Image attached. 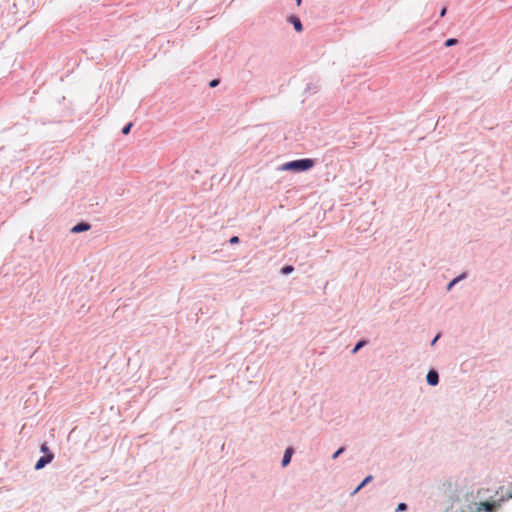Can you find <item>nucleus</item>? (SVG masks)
Returning a JSON list of instances; mask_svg holds the SVG:
<instances>
[{"mask_svg":"<svg viewBox=\"0 0 512 512\" xmlns=\"http://www.w3.org/2000/svg\"><path fill=\"white\" fill-rule=\"evenodd\" d=\"M373 480L372 475H367L358 486L350 493L351 496H355L361 489H363L367 484H369Z\"/></svg>","mask_w":512,"mask_h":512,"instance_id":"nucleus-7","label":"nucleus"},{"mask_svg":"<svg viewBox=\"0 0 512 512\" xmlns=\"http://www.w3.org/2000/svg\"><path fill=\"white\" fill-rule=\"evenodd\" d=\"M499 489H500V491H497L496 494L501 493L500 498H498L495 501L480 502L479 508H478L479 511L496 512L501 507V504L503 502L512 498V488L506 489L505 494H504L505 488L503 486H501Z\"/></svg>","mask_w":512,"mask_h":512,"instance_id":"nucleus-1","label":"nucleus"},{"mask_svg":"<svg viewBox=\"0 0 512 512\" xmlns=\"http://www.w3.org/2000/svg\"><path fill=\"white\" fill-rule=\"evenodd\" d=\"M40 451L43 453V455H46V453L51 452L46 442L41 444Z\"/></svg>","mask_w":512,"mask_h":512,"instance_id":"nucleus-17","label":"nucleus"},{"mask_svg":"<svg viewBox=\"0 0 512 512\" xmlns=\"http://www.w3.org/2000/svg\"><path fill=\"white\" fill-rule=\"evenodd\" d=\"M293 453H294V449L292 447L286 448L283 458H282V461H281L282 467H286L291 462Z\"/></svg>","mask_w":512,"mask_h":512,"instance_id":"nucleus-8","label":"nucleus"},{"mask_svg":"<svg viewBox=\"0 0 512 512\" xmlns=\"http://www.w3.org/2000/svg\"><path fill=\"white\" fill-rule=\"evenodd\" d=\"M132 126H133L132 122H129L126 125H124V127L121 130L122 134L123 135H128L130 133V131H131Z\"/></svg>","mask_w":512,"mask_h":512,"instance_id":"nucleus-14","label":"nucleus"},{"mask_svg":"<svg viewBox=\"0 0 512 512\" xmlns=\"http://www.w3.org/2000/svg\"><path fill=\"white\" fill-rule=\"evenodd\" d=\"M346 450V447L345 446H341L340 448H338L333 454H332V459L335 460L337 459L341 454H343Z\"/></svg>","mask_w":512,"mask_h":512,"instance_id":"nucleus-13","label":"nucleus"},{"mask_svg":"<svg viewBox=\"0 0 512 512\" xmlns=\"http://www.w3.org/2000/svg\"><path fill=\"white\" fill-rule=\"evenodd\" d=\"M54 459V454L52 452L46 453V455H42L35 463L34 469L41 470L46 465L52 462Z\"/></svg>","mask_w":512,"mask_h":512,"instance_id":"nucleus-3","label":"nucleus"},{"mask_svg":"<svg viewBox=\"0 0 512 512\" xmlns=\"http://www.w3.org/2000/svg\"><path fill=\"white\" fill-rule=\"evenodd\" d=\"M229 242H230L231 244H236V243H238V242H239V237H238V236H232V237L230 238Z\"/></svg>","mask_w":512,"mask_h":512,"instance_id":"nucleus-20","label":"nucleus"},{"mask_svg":"<svg viewBox=\"0 0 512 512\" xmlns=\"http://www.w3.org/2000/svg\"><path fill=\"white\" fill-rule=\"evenodd\" d=\"M440 337H441V333H437L435 335V337L432 339V341L430 342V345L434 346L436 344V342L440 339Z\"/></svg>","mask_w":512,"mask_h":512,"instance_id":"nucleus-19","label":"nucleus"},{"mask_svg":"<svg viewBox=\"0 0 512 512\" xmlns=\"http://www.w3.org/2000/svg\"><path fill=\"white\" fill-rule=\"evenodd\" d=\"M315 165V160L311 158H302L297 160H292L284 163L281 166L282 171H292V172H306L312 169Z\"/></svg>","mask_w":512,"mask_h":512,"instance_id":"nucleus-2","label":"nucleus"},{"mask_svg":"<svg viewBox=\"0 0 512 512\" xmlns=\"http://www.w3.org/2000/svg\"><path fill=\"white\" fill-rule=\"evenodd\" d=\"M90 228H91V225L88 222L81 221V222L77 223L76 225H74L70 231L73 234H78V233L88 231Z\"/></svg>","mask_w":512,"mask_h":512,"instance_id":"nucleus-6","label":"nucleus"},{"mask_svg":"<svg viewBox=\"0 0 512 512\" xmlns=\"http://www.w3.org/2000/svg\"><path fill=\"white\" fill-rule=\"evenodd\" d=\"M467 278V272H463L461 273L460 275H458L457 277L453 278L446 286V290L447 291H450L458 282H460L461 280Z\"/></svg>","mask_w":512,"mask_h":512,"instance_id":"nucleus-9","label":"nucleus"},{"mask_svg":"<svg viewBox=\"0 0 512 512\" xmlns=\"http://www.w3.org/2000/svg\"><path fill=\"white\" fill-rule=\"evenodd\" d=\"M426 381L429 386H437L439 384V373L436 369L431 368L427 375H426Z\"/></svg>","mask_w":512,"mask_h":512,"instance_id":"nucleus-4","label":"nucleus"},{"mask_svg":"<svg viewBox=\"0 0 512 512\" xmlns=\"http://www.w3.org/2000/svg\"><path fill=\"white\" fill-rule=\"evenodd\" d=\"M458 43V40L456 38H449L445 41V46L446 47H451V46H454Z\"/></svg>","mask_w":512,"mask_h":512,"instance_id":"nucleus-16","label":"nucleus"},{"mask_svg":"<svg viewBox=\"0 0 512 512\" xmlns=\"http://www.w3.org/2000/svg\"><path fill=\"white\" fill-rule=\"evenodd\" d=\"M317 91H318V85L314 84V83L307 84V86L305 88V93H308V94H313V93H316Z\"/></svg>","mask_w":512,"mask_h":512,"instance_id":"nucleus-12","label":"nucleus"},{"mask_svg":"<svg viewBox=\"0 0 512 512\" xmlns=\"http://www.w3.org/2000/svg\"><path fill=\"white\" fill-rule=\"evenodd\" d=\"M219 83H220V80H219V79H212V80L209 82V86H210L211 88H214V87H216Z\"/></svg>","mask_w":512,"mask_h":512,"instance_id":"nucleus-18","label":"nucleus"},{"mask_svg":"<svg viewBox=\"0 0 512 512\" xmlns=\"http://www.w3.org/2000/svg\"><path fill=\"white\" fill-rule=\"evenodd\" d=\"M408 509V505L404 502H401L397 505L395 512H404Z\"/></svg>","mask_w":512,"mask_h":512,"instance_id":"nucleus-15","label":"nucleus"},{"mask_svg":"<svg viewBox=\"0 0 512 512\" xmlns=\"http://www.w3.org/2000/svg\"><path fill=\"white\" fill-rule=\"evenodd\" d=\"M297 2V5L299 6L302 2V0H295Z\"/></svg>","mask_w":512,"mask_h":512,"instance_id":"nucleus-22","label":"nucleus"},{"mask_svg":"<svg viewBox=\"0 0 512 512\" xmlns=\"http://www.w3.org/2000/svg\"><path fill=\"white\" fill-rule=\"evenodd\" d=\"M447 13V8L446 7H443L440 11V17H444Z\"/></svg>","mask_w":512,"mask_h":512,"instance_id":"nucleus-21","label":"nucleus"},{"mask_svg":"<svg viewBox=\"0 0 512 512\" xmlns=\"http://www.w3.org/2000/svg\"><path fill=\"white\" fill-rule=\"evenodd\" d=\"M367 340L366 339H360L359 341L356 342V344L354 345L351 353L352 354H355L357 353L362 347H364L366 344H367Z\"/></svg>","mask_w":512,"mask_h":512,"instance_id":"nucleus-10","label":"nucleus"},{"mask_svg":"<svg viewBox=\"0 0 512 512\" xmlns=\"http://www.w3.org/2000/svg\"><path fill=\"white\" fill-rule=\"evenodd\" d=\"M293 271H294V266L285 265L280 269L279 273L281 275L287 276V275L291 274Z\"/></svg>","mask_w":512,"mask_h":512,"instance_id":"nucleus-11","label":"nucleus"},{"mask_svg":"<svg viewBox=\"0 0 512 512\" xmlns=\"http://www.w3.org/2000/svg\"><path fill=\"white\" fill-rule=\"evenodd\" d=\"M287 22L293 25L296 32H302L303 31V25L300 20V18L296 15H289L287 17Z\"/></svg>","mask_w":512,"mask_h":512,"instance_id":"nucleus-5","label":"nucleus"}]
</instances>
